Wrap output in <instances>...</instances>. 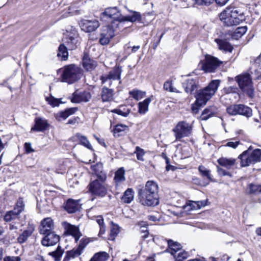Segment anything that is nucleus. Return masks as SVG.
Here are the masks:
<instances>
[{
	"mask_svg": "<svg viewBox=\"0 0 261 261\" xmlns=\"http://www.w3.org/2000/svg\"><path fill=\"white\" fill-rule=\"evenodd\" d=\"M140 202L143 205L154 206L159 203L158 186L153 181H148L144 187L138 190Z\"/></svg>",
	"mask_w": 261,
	"mask_h": 261,
	"instance_id": "nucleus-1",
	"label": "nucleus"
},
{
	"mask_svg": "<svg viewBox=\"0 0 261 261\" xmlns=\"http://www.w3.org/2000/svg\"><path fill=\"white\" fill-rule=\"evenodd\" d=\"M96 168H102V167L99 165L95 167L94 170L96 178L90 182L88 186L89 189L93 195L104 197L107 194L109 188L106 183L107 174L102 170H97Z\"/></svg>",
	"mask_w": 261,
	"mask_h": 261,
	"instance_id": "nucleus-2",
	"label": "nucleus"
},
{
	"mask_svg": "<svg viewBox=\"0 0 261 261\" xmlns=\"http://www.w3.org/2000/svg\"><path fill=\"white\" fill-rule=\"evenodd\" d=\"M219 80H212L204 88L198 90L195 96L196 103L200 105H204L217 91L220 84Z\"/></svg>",
	"mask_w": 261,
	"mask_h": 261,
	"instance_id": "nucleus-3",
	"label": "nucleus"
},
{
	"mask_svg": "<svg viewBox=\"0 0 261 261\" xmlns=\"http://www.w3.org/2000/svg\"><path fill=\"white\" fill-rule=\"evenodd\" d=\"M219 17L227 26L238 25L244 20L243 13L233 7L227 8L220 14Z\"/></svg>",
	"mask_w": 261,
	"mask_h": 261,
	"instance_id": "nucleus-4",
	"label": "nucleus"
},
{
	"mask_svg": "<svg viewBox=\"0 0 261 261\" xmlns=\"http://www.w3.org/2000/svg\"><path fill=\"white\" fill-rule=\"evenodd\" d=\"M239 158L241 160V166L247 167L250 164H254L261 160V149H255L252 150L249 147L248 150L244 151Z\"/></svg>",
	"mask_w": 261,
	"mask_h": 261,
	"instance_id": "nucleus-5",
	"label": "nucleus"
},
{
	"mask_svg": "<svg viewBox=\"0 0 261 261\" xmlns=\"http://www.w3.org/2000/svg\"><path fill=\"white\" fill-rule=\"evenodd\" d=\"M81 71V69L74 64L65 66L62 74V81L68 84L75 82L80 79Z\"/></svg>",
	"mask_w": 261,
	"mask_h": 261,
	"instance_id": "nucleus-6",
	"label": "nucleus"
},
{
	"mask_svg": "<svg viewBox=\"0 0 261 261\" xmlns=\"http://www.w3.org/2000/svg\"><path fill=\"white\" fill-rule=\"evenodd\" d=\"M236 80L240 88L244 93L250 97L254 96V89L249 74L246 73L238 75L236 77Z\"/></svg>",
	"mask_w": 261,
	"mask_h": 261,
	"instance_id": "nucleus-7",
	"label": "nucleus"
},
{
	"mask_svg": "<svg viewBox=\"0 0 261 261\" xmlns=\"http://www.w3.org/2000/svg\"><path fill=\"white\" fill-rule=\"evenodd\" d=\"M102 19L108 18L112 19L111 23L113 26H123V21L121 20L122 16H121L120 12L116 7H109L105 9L101 15Z\"/></svg>",
	"mask_w": 261,
	"mask_h": 261,
	"instance_id": "nucleus-8",
	"label": "nucleus"
},
{
	"mask_svg": "<svg viewBox=\"0 0 261 261\" xmlns=\"http://www.w3.org/2000/svg\"><path fill=\"white\" fill-rule=\"evenodd\" d=\"M226 111L229 115L232 116L240 115L248 118L252 115V109L249 107L242 104L231 105L227 107Z\"/></svg>",
	"mask_w": 261,
	"mask_h": 261,
	"instance_id": "nucleus-9",
	"label": "nucleus"
},
{
	"mask_svg": "<svg viewBox=\"0 0 261 261\" xmlns=\"http://www.w3.org/2000/svg\"><path fill=\"white\" fill-rule=\"evenodd\" d=\"M192 126L185 121L179 122L176 126L173 128L176 140H179L181 138L190 136L192 133Z\"/></svg>",
	"mask_w": 261,
	"mask_h": 261,
	"instance_id": "nucleus-10",
	"label": "nucleus"
},
{
	"mask_svg": "<svg viewBox=\"0 0 261 261\" xmlns=\"http://www.w3.org/2000/svg\"><path fill=\"white\" fill-rule=\"evenodd\" d=\"M222 63L217 58L206 55L202 69L206 72H213Z\"/></svg>",
	"mask_w": 261,
	"mask_h": 261,
	"instance_id": "nucleus-11",
	"label": "nucleus"
},
{
	"mask_svg": "<svg viewBox=\"0 0 261 261\" xmlns=\"http://www.w3.org/2000/svg\"><path fill=\"white\" fill-rule=\"evenodd\" d=\"M122 70V67L119 66H116L111 70L108 74L102 75L100 76V80L102 84L108 82L109 86L112 85V81L120 80Z\"/></svg>",
	"mask_w": 261,
	"mask_h": 261,
	"instance_id": "nucleus-12",
	"label": "nucleus"
},
{
	"mask_svg": "<svg viewBox=\"0 0 261 261\" xmlns=\"http://www.w3.org/2000/svg\"><path fill=\"white\" fill-rule=\"evenodd\" d=\"M80 38L75 32L68 33L64 38L65 46L69 50H73L80 45Z\"/></svg>",
	"mask_w": 261,
	"mask_h": 261,
	"instance_id": "nucleus-13",
	"label": "nucleus"
},
{
	"mask_svg": "<svg viewBox=\"0 0 261 261\" xmlns=\"http://www.w3.org/2000/svg\"><path fill=\"white\" fill-rule=\"evenodd\" d=\"M62 226L65 230L64 234L65 236H72L74 238L75 242H77L82 236L79 227L67 222H62Z\"/></svg>",
	"mask_w": 261,
	"mask_h": 261,
	"instance_id": "nucleus-14",
	"label": "nucleus"
},
{
	"mask_svg": "<svg viewBox=\"0 0 261 261\" xmlns=\"http://www.w3.org/2000/svg\"><path fill=\"white\" fill-rule=\"evenodd\" d=\"M80 27L85 32H91L95 31L99 26L98 21L96 19L82 20L80 23Z\"/></svg>",
	"mask_w": 261,
	"mask_h": 261,
	"instance_id": "nucleus-15",
	"label": "nucleus"
},
{
	"mask_svg": "<svg viewBox=\"0 0 261 261\" xmlns=\"http://www.w3.org/2000/svg\"><path fill=\"white\" fill-rule=\"evenodd\" d=\"M91 98V94L88 91L79 92L76 91L72 94L71 101L73 103L87 102L90 100Z\"/></svg>",
	"mask_w": 261,
	"mask_h": 261,
	"instance_id": "nucleus-16",
	"label": "nucleus"
},
{
	"mask_svg": "<svg viewBox=\"0 0 261 261\" xmlns=\"http://www.w3.org/2000/svg\"><path fill=\"white\" fill-rule=\"evenodd\" d=\"M45 236L41 241V243L45 246H54L59 242L60 236L56 234L54 231L44 234Z\"/></svg>",
	"mask_w": 261,
	"mask_h": 261,
	"instance_id": "nucleus-17",
	"label": "nucleus"
},
{
	"mask_svg": "<svg viewBox=\"0 0 261 261\" xmlns=\"http://www.w3.org/2000/svg\"><path fill=\"white\" fill-rule=\"evenodd\" d=\"M54 228V225L53 220L50 218H44L42 220L39 227V231L41 234H45L46 233L52 232Z\"/></svg>",
	"mask_w": 261,
	"mask_h": 261,
	"instance_id": "nucleus-18",
	"label": "nucleus"
},
{
	"mask_svg": "<svg viewBox=\"0 0 261 261\" xmlns=\"http://www.w3.org/2000/svg\"><path fill=\"white\" fill-rule=\"evenodd\" d=\"M82 65L87 71L93 70L97 66L96 61L89 57L88 55L85 54L82 59Z\"/></svg>",
	"mask_w": 261,
	"mask_h": 261,
	"instance_id": "nucleus-19",
	"label": "nucleus"
},
{
	"mask_svg": "<svg viewBox=\"0 0 261 261\" xmlns=\"http://www.w3.org/2000/svg\"><path fill=\"white\" fill-rule=\"evenodd\" d=\"M199 85V81L197 77L187 80L184 84L183 86L185 91L188 93H192L196 89Z\"/></svg>",
	"mask_w": 261,
	"mask_h": 261,
	"instance_id": "nucleus-20",
	"label": "nucleus"
},
{
	"mask_svg": "<svg viewBox=\"0 0 261 261\" xmlns=\"http://www.w3.org/2000/svg\"><path fill=\"white\" fill-rule=\"evenodd\" d=\"M80 207L79 200H75L72 199H68L64 205L65 210L70 214L75 213L80 210Z\"/></svg>",
	"mask_w": 261,
	"mask_h": 261,
	"instance_id": "nucleus-21",
	"label": "nucleus"
},
{
	"mask_svg": "<svg viewBox=\"0 0 261 261\" xmlns=\"http://www.w3.org/2000/svg\"><path fill=\"white\" fill-rule=\"evenodd\" d=\"M47 120L40 117H37L35 119V125L31 128V131L43 132L48 127Z\"/></svg>",
	"mask_w": 261,
	"mask_h": 261,
	"instance_id": "nucleus-22",
	"label": "nucleus"
},
{
	"mask_svg": "<svg viewBox=\"0 0 261 261\" xmlns=\"http://www.w3.org/2000/svg\"><path fill=\"white\" fill-rule=\"evenodd\" d=\"M77 110V108H70L63 111H60L56 114L55 117L59 121L66 119L70 115L74 114Z\"/></svg>",
	"mask_w": 261,
	"mask_h": 261,
	"instance_id": "nucleus-23",
	"label": "nucleus"
},
{
	"mask_svg": "<svg viewBox=\"0 0 261 261\" xmlns=\"http://www.w3.org/2000/svg\"><path fill=\"white\" fill-rule=\"evenodd\" d=\"M4 220L7 222H16V223H19L20 213L14 210L9 211L6 214Z\"/></svg>",
	"mask_w": 261,
	"mask_h": 261,
	"instance_id": "nucleus-24",
	"label": "nucleus"
},
{
	"mask_svg": "<svg viewBox=\"0 0 261 261\" xmlns=\"http://www.w3.org/2000/svg\"><path fill=\"white\" fill-rule=\"evenodd\" d=\"M167 243L168 248L166 251L170 253L174 257H176V253L181 248V244L172 240H167Z\"/></svg>",
	"mask_w": 261,
	"mask_h": 261,
	"instance_id": "nucleus-25",
	"label": "nucleus"
},
{
	"mask_svg": "<svg viewBox=\"0 0 261 261\" xmlns=\"http://www.w3.org/2000/svg\"><path fill=\"white\" fill-rule=\"evenodd\" d=\"M124 174L125 170L122 167L119 168L115 172L114 181L116 188H117L122 182L125 181V177Z\"/></svg>",
	"mask_w": 261,
	"mask_h": 261,
	"instance_id": "nucleus-26",
	"label": "nucleus"
},
{
	"mask_svg": "<svg viewBox=\"0 0 261 261\" xmlns=\"http://www.w3.org/2000/svg\"><path fill=\"white\" fill-rule=\"evenodd\" d=\"M114 91L112 89H109L106 87L102 88L101 92V97L102 101H110L113 98Z\"/></svg>",
	"mask_w": 261,
	"mask_h": 261,
	"instance_id": "nucleus-27",
	"label": "nucleus"
},
{
	"mask_svg": "<svg viewBox=\"0 0 261 261\" xmlns=\"http://www.w3.org/2000/svg\"><path fill=\"white\" fill-rule=\"evenodd\" d=\"M218 164L228 169L231 168L236 164V160L232 158L222 157L217 160Z\"/></svg>",
	"mask_w": 261,
	"mask_h": 261,
	"instance_id": "nucleus-28",
	"label": "nucleus"
},
{
	"mask_svg": "<svg viewBox=\"0 0 261 261\" xmlns=\"http://www.w3.org/2000/svg\"><path fill=\"white\" fill-rule=\"evenodd\" d=\"M120 27L121 26L117 25L113 27V23H111V25H106L103 27L101 33H103L104 36H107L109 38H112L115 36V32L116 31L115 29Z\"/></svg>",
	"mask_w": 261,
	"mask_h": 261,
	"instance_id": "nucleus-29",
	"label": "nucleus"
},
{
	"mask_svg": "<svg viewBox=\"0 0 261 261\" xmlns=\"http://www.w3.org/2000/svg\"><path fill=\"white\" fill-rule=\"evenodd\" d=\"M215 41L217 43L219 48L220 50H223L225 51H228L229 53L232 52L233 47L229 42L225 40L218 39H215Z\"/></svg>",
	"mask_w": 261,
	"mask_h": 261,
	"instance_id": "nucleus-30",
	"label": "nucleus"
},
{
	"mask_svg": "<svg viewBox=\"0 0 261 261\" xmlns=\"http://www.w3.org/2000/svg\"><path fill=\"white\" fill-rule=\"evenodd\" d=\"M152 100V97H148L138 103V112L140 114H145L148 111V106Z\"/></svg>",
	"mask_w": 261,
	"mask_h": 261,
	"instance_id": "nucleus-31",
	"label": "nucleus"
},
{
	"mask_svg": "<svg viewBox=\"0 0 261 261\" xmlns=\"http://www.w3.org/2000/svg\"><path fill=\"white\" fill-rule=\"evenodd\" d=\"M141 19V16L140 13L136 11L132 12L131 15L126 16H123L121 18V20L123 21V25L125 21L134 22L137 21H140Z\"/></svg>",
	"mask_w": 261,
	"mask_h": 261,
	"instance_id": "nucleus-32",
	"label": "nucleus"
},
{
	"mask_svg": "<svg viewBox=\"0 0 261 261\" xmlns=\"http://www.w3.org/2000/svg\"><path fill=\"white\" fill-rule=\"evenodd\" d=\"M80 251H77L75 248L66 252L65 256L63 261H73L75 258L81 255Z\"/></svg>",
	"mask_w": 261,
	"mask_h": 261,
	"instance_id": "nucleus-33",
	"label": "nucleus"
},
{
	"mask_svg": "<svg viewBox=\"0 0 261 261\" xmlns=\"http://www.w3.org/2000/svg\"><path fill=\"white\" fill-rule=\"evenodd\" d=\"M134 198V192L131 188L127 189L121 197V201L125 203H130Z\"/></svg>",
	"mask_w": 261,
	"mask_h": 261,
	"instance_id": "nucleus-34",
	"label": "nucleus"
},
{
	"mask_svg": "<svg viewBox=\"0 0 261 261\" xmlns=\"http://www.w3.org/2000/svg\"><path fill=\"white\" fill-rule=\"evenodd\" d=\"M216 113V110L214 107H210L203 110L200 116L202 120H206L210 117H213Z\"/></svg>",
	"mask_w": 261,
	"mask_h": 261,
	"instance_id": "nucleus-35",
	"label": "nucleus"
},
{
	"mask_svg": "<svg viewBox=\"0 0 261 261\" xmlns=\"http://www.w3.org/2000/svg\"><path fill=\"white\" fill-rule=\"evenodd\" d=\"M207 200L189 201L186 206H190L191 210H196L201 208L206 205Z\"/></svg>",
	"mask_w": 261,
	"mask_h": 261,
	"instance_id": "nucleus-36",
	"label": "nucleus"
},
{
	"mask_svg": "<svg viewBox=\"0 0 261 261\" xmlns=\"http://www.w3.org/2000/svg\"><path fill=\"white\" fill-rule=\"evenodd\" d=\"M128 129L126 125L123 124H117L115 126L113 130V133L115 137H119L124 135L125 131Z\"/></svg>",
	"mask_w": 261,
	"mask_h": 261,
	"instance_id": "nucleus-37",
	"label": "nucleus"
},
{
	"mask_svg": "<svg viewBox=\"0 0 261 261\" xmlns=\"http://www.w3.org/2000/svg\"><path fill=\"white\" fill-rule=\"evenodd\" d=\"M64 252V249L59 245L55 251L50 252L48 254L52 256L54 258L55 261H60Z\"/></svg>",
	"mask_w": 261,
	"mask_h": 261,
	"instance_id": "nucleus-38",
	"label": "nucleus"
},
{
	"mask_svg": "<svg viewBox=\"0 0 261 261\" xmlns=\"http://www.w3.org/2000/svg\"><path fill=\"white\" fill-rule=\"evenodd\" d=\"M33 232V229L31 228L23 231L17 238L18 243L20 244L24 243L28 240V238L31 236Z\"/></svg>",
	"mask_w": 261,
	"mask_h": 261,
	"instance_id": "nucleus-39",
	"label": "nucleus"
},
{
	"mask_svg": "<svg viewBox=\"0 0 261 261\" xmlns=\"http://www.w3.org/2000/svg\"><path fill=\"white\" fill-rule=\"evenodd\" d=\"M67 48L64 44H61L58 48L57 56L58 57H61L62 60L65 61L68 59Z\"/></svg>",
	"mask_w": 261,
	"mask_h": 261,
	"instance_id": "nucleus-40",
	"label": "nucleus"
},
{
	"mask_svg": "<svg viewBox=\"0 0 261 261\" xmlns=\"http://www.w3.org/2000/svg\"><path fill=\"white\" fill-rule=\"evenodd\" d=\"M109 256L106 252H100L95 253L89 261H107Z\"/></svg>",
	"mask_w": 261,
	"mask_h": 261,
	"instance_id": "nucleus-41",
	"label": "nucleus"
},
{
	"mask_svg": "<svg viewBox=\"0 0 261 261\" xmlns=\"http://www.w3.org/2000/svg\"><path fill=\"white\" fill-rule=\"evenodd\" d=\"M76 137L80 142V144L90 150H93L92 146L90 143L87 137L80 134H77Z\"/></svg>",
	"mask_w": 261,
	"mask_h": 261,
	"instance_id": "nucleus-42",
	"label": "nucleus"
},
{
	"mask_svg": "<svg viewBox=\"0 0 261 261\" xmlns=\"http://www.w3.org/2000/svg\"><path fill=\"white\" fill-rule=\"evenodd\" d=\"M137 225L140 227V231L142 234V238L144 239L147 238L149 234L147 222L144 221L138 222Z\"/></svg>",
	"mask_w": 261,
	"mask_h": 261,
	"instance_id": "nucleus-43",
	"label": "nucleus"
},
{
	"mask_svg": "<svg viewBox=\"0 0 261 261\" xmlns=\"http://www.w3.org/2000/svg\"><path fill=\"white\" fill-rule=\"evenodd\" d=\"M247 190L249 194L254 195L261 194V185L250 184L248 186Z\"/></svg>",
	"mask_w": 261,
	"mask_h": 261,
	"instance_id": "nucleus-44",
	"label": "nucleus"
},
{
	"mask_svg": "<svg viewBox=\"0 0 261 261\" xmlns=\"http://www.w3.org/2000/svg\"><path fill=\"white\" fill-rule=\"evenodd\" d=\"M247 31L246 27L237 28L232 34V37L234 39L241 38Z\"/></svg>",
	"mask_w": 261,
	"mask_h": 261,
	"instance_id": "nucleus-45",
	"label": "nucleus"
},
{
	"mask_svg": "<svg viewBox=\"0 0 261 261\" xmlns=\"http://www.w3.org/2000/svg\"><path fill=\"white\" fill-rule=\"evenodd\" d=\"M129 94L136 100H139L145 96V92L139 90L130 91Z\"/></svg>",
	"mask_w": 261,
	"mask_h": 261,
	"instance_id": "nucleus-46",
	"label": "nucleus"
},
{
	"mask_svg": "<svg viewBox=\"0 0 261 261\" xmlns=\"http://www.w3.org/2000/svg\"><path fill=\"white\" fill-rule=\"evenodd\" d=\"M164 89L165 90L169 91L170 92H179V91L178 90L173 87L172 81H167L164 83Z\"/></svg>",
	"mask_w": 261,
	"mask_h": 261,
	"instance_id": "nucleus-47",
	"label": "nucleus"
},
{
	"mask_svg": "<svg viewBox=\"0 0 261 261\" xmlns=\"http://www.w3.org/2000/svg\"><path fill=\"white\" fill-rule=\"evenodd\" d=\"M134 153L136 154L137 160L142 162L144 161L143 156L145 154V151L143 149L139 146H137L136 147Z\"/></svg>",
	"mask_w": 261,
	"mask_h": 261,
	"instance_id": "nucleus-48",
	"label": "nucleus"
},
{
	"mask_svg": "<svg viewBox=\"0 0 261 261\" xmlns=\"http://www.w3.org/2000/svg\"><path fill=\"white\" fill-rule=\"evenodd\" d=\"M46 100L53 107H58L60 103H62L60 99L56 98L52 96H50L49 97H46Z\"/></svg>",
	"mask_w": 261,
	"mask_h": 261,
	"instance_id": "nucleus-49",
	"label": "nucleus"
},
{
	"mask_svg": "<svg viewBox=\"0 0 261 261\" xmlns=\"http://www.w3.org/2000/svg\"><path fill=\"white\" fill-rule=\"evenodd\" d=\"M198 170L202 176L206 177L209 180L212 179L210 174V171L206 169L204 166L202 165L199 166L198 167Z\"/></svg>",
	"mask_w": 261,
	"mask_h": 261,
	"instance_id": "nucleus-50",
	"label": "nucleus"
},
{
	"mask_svg": "<svg viewBox=\"0 0 261 261\" xmlns=\"http://www.w3.org/2000/svg\"><path fill=\"white\" fill-rule=\"evenodd\" d=\"M89 241L88 239H84L83 238L80 242L79 245H78V247L75 249H76L77 251H80V253L82 254L83 250L86 247L87 245L88 244Z\"/></svg>",
	"mask_w": 261,
	"mask_h": 261,
	"instance_id": "nucleus-51",
	"label": "nucleus"
},
{
	"mask_svg": "<svg viewBox=\"0 0 261 261\" xmlns=\"http://www.w3.org/2000/svg\"><path fill=\"white\" fill-rule=\"evenodd\" d=\"M24 207V204L21 198H19L16 203V205L14 208L16 212L20 214L23 211Z\"/></svg>",
	"mask_w": 261,
	"mask_h": 261,
	"instance_id": "nucleus-52",
	"label": "nucleus"
},
{
	"mask_svg": "<svg viewBox=\"0 0 261 261\" xmlns=\"http://www.w3.org/2000/svg\"><path fill=\"white\" fill-rule=\"evenodd\" d=\"M238 88L236 86H230L227 88H225L224 89V92L226 94V95H223L222 97V98L227 96V94L229 93H236L237 92Z\"/></svg>",
	"mask_w": 261,
	"mask_h": 261,
	"instance_id": "nucleus-53",
	"label": "nucleus"
},
{
	"mask_svg": "<svg viewBox=\"0 0 261 261\" xmlns=\"http://www.w3.org/2000/svg\"><path fill=\"white\" fill-rule=\"evenodd\" d=\"M188 256V253L186 251H182L178 253L176 257H174L176 260L182 261L183 259H186Z\"/></svg>",
	"mask_w": 261,
	"mask_h": 261,
	"instance_id": "nucleus-54",
	"label": "nucleus"
},
{
	"mask_svg": "<svg viewBox=\"0 0 261 261\" xmlns=\"http://www.w3.org/2000/svg\"><path fill=\"white\" fill-rule=\"evenodd\" d=\"M195 4L199 6H209L212 4L214 0H195Z\"/></svg>",
	"mask_w": 261,
	"mask_h": 261,
	"instance_id": "nucleus-55",
	"label": "nucleus"
},
{
	"mask_svg": "<svg viewBox=\"0 0 261 261\" xmlns=\"http://www.w3.org/2000/svg\"><path fill=\"white\" fill-rule=\"evenodd\" d=\"M112 38H109L107 36H104L103 33L100 34V38L99 39V42L102 45H106L109 43L110 39Z\"/></svg>",
	"mask_w": 261,
	"mask_h": 261,
	"instance_id": "nucleus-56",
	"label": "nucleus"
},
{
	"mask_svg": "<svg viewBox=\"0 0 261 261\" xmlns=\"http://www.w3.org/2000/svg\"><path fill=\"white\" fill-rule=\"evenodd\" d=\"M119 227L117 225H114L111 228L110 236L111 237L114 238L119 233Z\"/></svg>",
	"mask_w": 261,
	"mask_h": 261,
	"instance_id": "nucleus-57",
	"label": "nucleus"
},
{
	"mask_svg": "<svg viewBox=\"0 0 261 261\" xmlns=\"http://www.w3.org/2000/svg\"><path fill=\"white\" fill-rule=\"evenodd\" d=\"M217 172L220 176H231V174L229 172L225 170L224 169L220 168L218 166L217 167Z\"/></svg>",
	"mask_w": 261,
	"mask_h": 261,
	"instance_id": "nucleus-58",
	"label": "nucleus"
},
{
	"mask_svg": "<svg viewBox=\"0 0 261 261\" xmlns=\"http://www.w3.org/2000/svg\"><path fill=\"white\" fill-rule=\"evenodd\" d=\"M112 112L123 117H127L129 114L130 111L127 110L126 112H123L120 109H114L112 111Z\"/></svg>",
	"mask_w": 261,
	"mask_h": 261,
	"instance_id": "nucleus-59",
	"label": "nucleus"
},
{
	"mask_svg": "<svg viewBox=\"0 0 261 261\" xmlns=\"http://www.w3.org/2000/svg\"><path fill=\"white\" fill-rule=\"evenodd\" d=\"M201 106L202 105H200L198 103H197L196 100L195 103L193 104L191 107V110L192 112L194 114H197L199 111V107Z\"/></svg>",
	"mask_w": 261,
	"mask_h": 261,
	"instance_id": "nucleus-60",
	"label": "nucleus"
},
{
	"mask_svg": "<svg viewBox=\"0 0 261 261\" xmlns=\"http://www.w3.org/2000/svg\"><path fill=\"white\" fill-rule=\"evenodd\" d=\"M24 149L26 153H30L31 152H34V150L32 149L31 147V144L30 143H25L24 144Z\"/></svg>",
	"mask_w": 261,
	"mask_h": 261,
	"instance_id": "nucleus-61",
	"label": "nucleus"
},
{
	"mask_svg": "<svg viewBox=\"0 0 261 261\" xmlns=\"http://www.w3.org/2000/svg\"><path fill=\"white\" fill-rule=\"evenodd\" d=\"M21 259L19 256H7L5 257L4 261H20Z\"/></svg>",
	"mask_w": 261,
	"mask_h": 261,
	"instance_id": "nucleus-62",
	"label": "nucleus"
},
{
	"mask_svg": "<svg viewBox=\"0 0 261 261\" xmlns=\"http://www.w3.org/2000/svg\"><path fill=\"white\" fill-rule=\"evenodd\" d=\"M165 34V32H163L161 34V35H160V36L159 38L158 39V40L156 41L153 42V48L154 49H155L156 48V47H158V46L159 45V44L160 43V41H161V39L162 38L163 36Z\"/></svg>",
	"mask_w": 261,
	"mask_h": 261,
	"instance_id": "nucleus-63",
	"label": "nucleus"
},
{
	"mask_svg": "<svg viewBox=\"0 0 261 261\" xmlns=\"http://www.w3.org/2000/svg\"><path fill=\"white\" fill-rule=\"evenodd\" d=\"M239 142L238 141L236 142H228L225 145L226 146H228L229 147H231L233 148H236L238 145H239Z\"/></svg>",
	"mask_w": 261,
	"mask_h": 261,
	"instance_id": "nucleus-64",
	"label": "nucleus"
}]
</instances>
